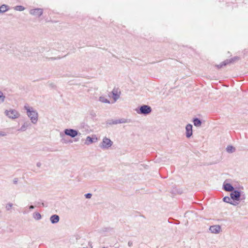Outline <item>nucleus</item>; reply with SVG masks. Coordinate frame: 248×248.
<instances>
[{"instance_id":"423d86ee","label":"nucleus","mask_w":248,"mask_h":248,"mask_svg":"<svg viewBox=\"0 0 248 248\" xmlns=\"http://www.w3.org/2000/svg\"><path fill=\"white\" fill-rule=\"evenodd\" d=\"M64 132L66 135L69 136L71 138H75L78 134V131L73 129H65Z\"/></svg>"},{"instance_id":"20e7f679","label":"nucleus","mask_w":248,"mask_h":248,"mask_svg":"<svg viewBox=\"0 0 248 248\" xmlns=\"http://www.w3.org/2000/svg\"><path fill=\"white\" fill-rule=\"evenodd\" d=\"M151 111L152 109L150 106L147 105H143L140 107L139 111H137V112L139 114H149Z\"/></svg>"},{"instance_id":"dca6fc26","label":"nucleus","mask_w":248,"mask_h":248,"mask_svg":"<svg viewBox=\"0 0 248 248\" xmlns=\"http://www.w3.org/2000/svg\"><path fill=\"white\" fill-rule=\"evenodd\" d=\"M236 149L235 147L232 145H229L226 148V151L228 153H232L235 151Z\"/></svg>"},{"instance_id":"f257e3e1","label":"nucleus","mask_w":248,"mask_h":248,"mask_svg":"<svg viewBox=\"0 0 248 248\" xmlns=\"http://www.w3.org/2000/svg\"><path fill=\"white\" fill-rule=\"evenodd\" d=\"M24 109L27 111V115L30 119L33 124H36L38 120V113L32 107L26 104L24 107Z\"/></svg>"},{"instance_id":"9d476101","label":"nucleus","mask_w":248,"mask_h":248,"mask_svg":"<svg viewBox=\"0 0 248 248\" xmlns=\"http://www.w3.org/2000/svg\"><path fill=\"white\" fill-rule=\"evenodd\" d=\"M186 137L188 138H190L192 135V125L188 124L186 127Z\"/></svg>"},{"instance_id":"6e6552de","label":"nucleus","mask_w":248,"mask_h":248,"mask_svg":"<svg viewBox=\"0 0 248 248\" xmlns=\"http://www.w3.org/2000/svg\"><path fill=\"white\" fill-rule=\"evenodd\" d=\"M97 140V138L95 136H93V137H91L90 136L87 137L85 140V144L86 145H90L93 142H96Z\"/></svg>"},{"instance_id":"a211bd4d","label":"nucleus","mask_w":248,"mask_h":248,"mask_svg":"<svg viewBox=\"0 0 248 248\" xmlns=\"http://www.w3.org/2000/svg\"><path fill=\"white\" fill-rule=\"evenodd\" d=\"M8 10V6L3 4L0 6V13H4Z\"/></svg>"},{"instance_id":"2f4dec72","label":"nucleus","mask_w":248,"mask_h":248,"mask_svg":"<svg viewBox=\"0 0 248 248\" xmlns=\"http://www.w3.org/2000/svg\"><path fill=\"white\" fill-rule=\"evenodd\" d=\"M42 205L44 206V203H42Z\"/></svg>"},{"instance_id":"39448f33","label":"nucleus","mask_w":248,"mask_h":248,"mask_svg":"<svg viewBox=\"0 0 248 248\" xmlns=\"http://www.w3.org/2000/svg\"><path fill=\"white\" fill-rule=\"evenodd\" d=\"M43 13V10L41 8H35L31 9L29 11V13L37 17H40Z\"/></svg>"},{"instance_id":"9b49d317","label":"nucleus","mask_w":248,"mask_h":248,"mask_svg":"<svg viewBox=\"0 0 248 248\" xmlns=\"http://www.w3.org/2000/svg\"><path fill=\"white\" fill-rule=\"evenodd\" d=\"M231 197L233 200L239 201L240 197V193L237 190H234L231 194Z\"/></svg>"},{"instance_id":"0eeeda50","label":"nucleus","mask_w":248,"mask_h":248,"mask_svg":"<svg viewBox=\"0 0 248 248\" xmlns=\"http://www.w3.org/2000/svg\"><path fill=\"white\" fill-rule=\"evenodd\" d=\"M126 121L124 119L119 120H108L107 122V124L109 125L117 124H118L125 123Z\"/></svg>"},{"instance_id":"bb28decb","label":"nucleus","mask_w":248,"mask_h":248,"mask_svg":"<svg viewBox=\"0 0 248 248\" xmlns=\"http://www.w3.org/2000/svg\"><path fill=\"white\" fill-rule=\"evenodd\" d=\"M85 196L87 199H90L92 197V194L91 193H88L85 194Z\"/></svg>"},{"instance_id":"f03ea898","label":"nucleus","mask_w":248,"mask_h":248,"mask_svg":"<svg viewBox=\"0 0 248 248\" xmlns=\"http://www.w3.org/2000/svg\"><path fill=\"white\" fill-rule=\"evenodd\" d=\"M4 114L8 118L12 120L17 119L20 116V114L18 111L13 108L5 110Z\"/></svg>"},{"instance_id":"c85d7f7f","label":"nucleus","mask_w":248,"mask_h":248,"mask_svg":"<svg viewBox=\"0 0 248 248\" xmlns=\"http://www.w3.org/2000/svg\"><path fill=\"white\" fill-rule=\"evenodd\" d=\"M231 59H233V60H232V62H234L235 61H237L238 60V58L237 57H234L233 58H232Z\"/></svg>"},{"instance_id":"cd10ccee","label":"nucleus","mask_w":248,"mask_h":248,"mask_svg":"<svg viewBox=\"0 0 248 248\" xmlns=\"http://www.w3.org/2000/svg\"><path fill=\"white\" fill-rule=\"evenodd\" d=\"M133 245V243L132 241H129L128 242V246L129 247H132Z\"/></svg>"},{"instance_id":"5701e85b","label":"nucleus","mask_w":248,"mask_h":248,"mask_svg":"<svg viewBox=\"0 0 248 248\" xmlns=\"http://www.w3.org/2000/svg\"><path fill=\"white\" fill-rule=\"evenodd\" d=\"M112 93L113 94V98L114 100V102H115L119 98V95L115 93L114 90L112 92Z\"/></svg>"},{"instance_id":"a878e982","label":"nucleus","mask_w":248,"mask_h":248,"mask_svg":"<svg viewBox=\"0 0 248 248\" xmlns=\"http://www.w3.org/2000/svg\"><path fill=\"white\" fill-rule=\"evenodd\" d=\"M6 135V134L5 132L3 131L0 130V137H4Z\"/></svg>"},{"instance_id":"6ab92c4d","label":"nucleus","mask_w":248,"mask_h":248,"mask_svg":"<svg viewBox=\"0 0 248 248\" xmlns=\"http://www.w3.org/2000/svg\"><path fill=\"white\" fill-rule=\"evenodd\" d=\"M33 217L36 220H39L41 219L42 216L41 214L37 212H34L33 214Z\"/></svg>"},{"instance_id":"c756f323","label":"nucleus","mask_w":248,"mask_h":248,"mask_svg":"<svg viewBox=\"0 0 248 248\" xmlns=\"http://www.w3.org/2000/svg\"><path fill=\"white\" fill-rule=\"evenodd\" d=\"M36 166L38 167H40L41 166V162H37V164H36Z\"/></svg>"},{"instance_id":"f8f14e48","label":"nucleus","mask_w":248,"mask_h":248,"mask_svg":"<svg viewBox=\"0 0 248 248\" xmlns=\"http://www.w3.org/2000/svg\"><path fill=\"white\" fill-rule=\"evenodd\" d=\"M31 126V124L29 121L25 122L22 125L21 127L17 130L19 132H24L25 131L27 128Z\"/></svg>"},{"instance_id":"f3484780","label":"nucleus","mask_w":248,"mask_h":248,"mask_svg":"<svg viewBox=\"0 0 248 248\" xmlns=\"http://www.w3.org/2000/svg\"><path fill=\"white\" fill-rule=\"evenodd\" d=\"M194 125L197 127H200L201 125L202 122L198 118H195L193 120Z\"/></svg>"},{"instance_id":"4be33fe9","label":"nucleus","mask_w":248,"mask_h":248,"mask_svg":"<svg viewBox=\"0 0 248 248\" xmlns=\"http://www.w3.org/2000/svg\"><path fill=\"white\" fill-rule=\"evenodd\" d=\"M14 9L16 11H22L25 10V8L23 6L18 5L15 7Z\"/></svg>"},{"instance_id":"412c9836","label":"nucleus","mask_w":248,"mask_h":248,"mask_svg":"<svg viewBox=\"0 0 248 248\" xmlns=\"http://www.w3.org/2000/svg\"><path fill=\"white\" fill-rule=\"evenodd\" d=\"M231 199V197L230 198L229 197L226 196L223 198V201L225 202L230 203L232 204H234L233 203H232Z\"/></svg>"},{"instance_id":"7ed1b4c3","label":"nucleus","mask_w":248,"mask_h":248,"mask_svg":"<svg viewBox=\"0 0 248 248\" xmlns=\"http://www.w3.org/2000/svg\"><path fill=\"white\" fill-rule=\"evenodd\" d=\"M113 144V142L108 138L104 137L100 143L99 147L102 149H108Z\"/></svg>"},{"instance_id":"2eb2a0df","label":"nucleus","mask_w":248,"mask_h":248,"mask_svg":"<svg viewBox=\"0 0 248 248\" xmlns=\"http://www.w3.org/2000/svg\"><path fill=\"white\" fill-rule=\"evenodd\" d=\"M223 187L225 190L229 192L233 191L234 189L233 186L230 184L228 183H224L223 185Z\"/></svg>"},{"instance_id":"1a4fd4ad","label":"nucleus","mask_w":248,"mask_h":248,"mask_svg":"<svg viewBox=\"0 0 248 248\" xmlns=\"http://www.w3.org/2000/svg\"><path fill=\"white\" fill-rule=\"evenodd\" d=\"M209 230L213 233H218L221 231V227L219 225H213L210 226Z\"/></svg>"},{"instance_id":"393cba45","label":"nucleus","mask_w":248,"mask_h":248,"mask_svg":"<svg viewBox=\"0 0 248 248\" xmlns=\"http://www.w3.org/2000/svg\"><path fill=\"white\" fill-rule=\"evenodd\" d=\"M13 203H7L6 205V206H5V208H6V209L7 211H10V209L12 208V207H13Z\"/></svg>"},{"instance_id":"aec40b11","label":"nucleus","mask_w":248,"mask_h":248,"mask_svg":"<svg viewBox=\"0 0 248 248\" xmlns=\"http://www.w3.org/2000/svg\"><path fill=\"white\" fill-rule=\"evenodd\" d=\"M99 101L102 103H108L109 104L110 102L107 98H106L104 96H100L99 99Z\"/></svg>"},{"instance_id":"7c9ffc66","label":"nucleus","mask_w":248,"mask_h":248,"mask_svg":"<svg viewBox=\"0 0 248 248\" xmlns=\"http://www.w3.org/2000/svg\"><path fill=\"white\" fill-rule=\"evenodd\" d=\"M34 208V206H33V205H30V206H29V209H30V210L33 209Z\"/></svg>"},{"instance_id":"b1692460","label":"nucleus","mask_w":248,"mask_h":248,"mask_svg":"<svg viewBox=\"0 0 248 248\" xmlns=\"http://www.w3.org/2000/svg\"><path fill=\"white\" fill-rule=\"evenodd\" d=\"M5 96L3 93L0 91V103H3L5 100Z\"/></svg>"},{"instance_id":"4468645a","label":"nucleus","mask_w":248,"mask_h":248,"mask_svg":"<svg viewBox=\"0 0 248 248\" xmlns=\"http://www.w3.org/2000/svg\"><path fill=\"white\" fill-rule=\"evenodd\" d=\"M232 60H233V59L226 60L222 62H221L220 64L216 65V66L218 68H220L223 66H225L229 63H232Z\"/></svg>"},{"instance_id":"ddd939ff","label":"nucleus","mask_w":248,"mask_h":248,"mask_svg":"<svg viewBox=\"0 0 248 248\" xmlns=\"http://www.w3.org/2000/svg\"><path fill=\"white\" fill-rule=\"evenodd\" d=\"M50 220L52 224L57 223L60 220V217L57 215H53L50 217Z\"/></svg>"}]
</instances>
